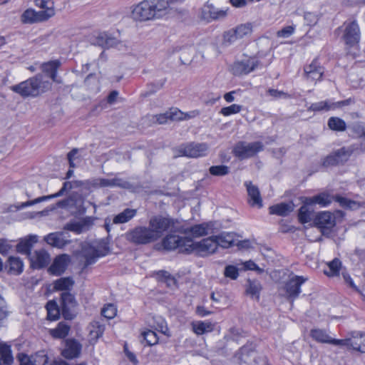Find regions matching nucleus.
Listing matches in <instances>:
<instances>
[{
	"mask_svg": "<svg viewBox=\"0 0 365 365\" xmlns=\"http://www.w3.org/2000/svg\"><path fill=\"white\" fill-rule=\"evenodd\" d=\"M70 262L71 257L68 255H60L54 259L48 268V272L53 275H61L65 272Z\"/></svg>",
	"mask_w": 365,
	"mask_h": 365,
	"instance_id": "obj_17",
	"label": "nucleus"
},
{
	"mask_svg": "<svg viewBox=\"0 0 365 365\" xmlns=\"http://www.w3.org/2000/svg\"><path fill=\"white\" fill-rule=\"evenodd\" d=\"M259 61L256 58H248L234 63L232 71L235 75L247 74L257 68Z\"/></svg>",
	"mask_w": 365,
	"mask_h": 365,
	"instance_id": "obj_13",
	"label": "nucleus"
},
{
	"mask_svg": "<svg viewBox=\"0 0 365 365\" xmlns=\"http://www.w3.org/2000/svg\"><path fill=\"white\" fill-rule=\"evenodd\" d=\"M351 339L352 335L350 337L344 339H334L331 337L329 344H334L335 346H345L348 349H351Z\"/></svg>",
	"mask_w": 365,
	"mask_h": 365,
	"instance_id": "obj_55",
	"label": "nucleus"
},
{
	"mask_svg": "<svg viewBox=\"0 0 365 365\" xmlns=\"http://www.w3.org/2000/svg\"><path fill=\"white\" fill-rule=\"evenodd\" d=\"M267 93L274 99L289 98V95L287 93L273 88H269Z\"/></svg>",
	"mask_w": 365,
	"mask_h": 365,
	"instance_id": "obj_62",
	"label": "nucleus"
},
{
	"mask_svg": "<svg viewBox=\"0 0 365 365\" xmlns=\"http://www.w3.org/2000/svg\"><path fill=\"white\" fill-rule=\"evenodd\" d=\"M217 247L214 236L205 238L198 242L192 241V252H195L201 257H205L213 254Z\"/></svg>",
	"mask_w": 365,
	"mask_h": 365,
	"instance_id": "obj_9",
	"label": "nucleus"
},
{
	"mask_svg": "<svg viewBox=\"0 0 365 365\" xmlns=\"http://www.w3.org/2000/svg\"><path fill=\"white\" fill-rule=\"evenodd\" d=\"M69 235L66 232L50 233L44 237V240L50 245L57 248H63L71 243Z\"/></svg>",
	"mask_w": 365,
	"mask_h": 365,
	"instance_id": "obj_16",
	"label": "nucleus"
},
{
	"mask_svg": "<svg viewBox=\"0 0 365 365\" xmlns=\"http://www.w3.org/2000/svg\"><path fill=\"white\" fill-rule=\"evenodd\" d=\"M245 185L249 196V203L252 206L261 207L262 206V200L258 187L251 182H245Z\"/></svg>",
	"mask_w": 365,
	"mask_h": 365,
	"instance_id": "obj_21",
	"label": "nucleus"
},
{
	"mask_svg": "<svg viewBox=\"0 0 365 365\" xmlns=\"http://www.w3.org/2000/svg\"><path fill=\"white\" fill-rule=\"evenodd\" d=\"M89 184L94 187H123L121 180L118 178H94L89 181Z\"/></svg>",
	"mask_w": 365,
	"mask_h": 365,
	"instance_id": "obj_26",
	"label": "nucleus"
},
{
	"mask_svg": "<svg viewBox=\"0 0 365 365\" xmlns=\"http://www.w3.org/2000/svg\"><path fill=\"white\" fill-rule=\"evenodd\" d=\"M183 112L177 108H172L168 110L170 120H182Z\"/></svg>",
	"mask_w": 365,
	"mask_h": 365,
	"instance_id": "obj_59",
	"label": "nucleus"
},
{
	"mask_svg": "<svg viewBox=\"0 0 365 365\" xmlns=\"http://www.w3.org/2000/svg\"><path fill=\"white\" fill-rule=\"evenodd\" d=\"M6 267L9 272L14 274H19L23 272L24 263L19 257H9Z\"/></svg>",
	"mask_w": 365,
	"mask_h": 365,
	"instance_id": "obj_32",
	"label": "nucleus"
},
{
	"mask_svg": "<svg viewBox=\"0 0 365 365\" xmlns=\"http://www.w3.org/2000/svg\"><path fill=\"white\" fill-rule=\"evenodd\" d=\"M313 212L306 205H302L299 210L298 218L301 223H307L312 220Z\"/></svg>",
	"mask_w": 365,
	"mask_h": 365,
	"instance_id": "obj_46",
	"label": "nucleus"
},
{
	"mask_svg": "<svg viewBox=\"0 0 365 365\" xmlns=\"http://www.w3.org/2000/svg\"><path fill=\"white\" fill-rule=\"evenodd\" d=\"M221 95L220 93H210L207 95V98L204 99V101L206 105H213L219 101Z\"/></svg>",
	"mask_w": 365,
	"mask_h": 365,
	"instance_id": "obj_63",
	"label": "nucleus"
},
{
	"mask_svg": "<svg viewBox=\"0 0 365 365\" xmlns=\"http://www.w3.org/2000/svg\"><path fill=\"white\" fill-rule=\"evenodd\" d=\"M334 200L339 203V205L344 208H348L351 210H356L359 208L360 204L354 200H351L346 197L336 195L334 197Z\"/></svg>",
	"mask_w": 365,
	"mask_h": 365,
	"instance_id": "obj_41",
	"label": "nucleus"
},
{
	"mask_svg": "<svg viewBox=\"0 0 365 365\" xmlns=\"http://www.w3.org/2000/svg\"><path fill=\"white\" fill-rule=\"evenodd\" d=\"M217 247L228 248L235 245V234L232 232H223L219 235L214 236Z\"/></svg>",
	"mask_w": 365,
	"mask_h": 365,
	"instance_id": "obj_28",
	"label": "nucleus"
},
{
	"mask_svg": "<svg viewBox=\"0 0 365 365\" xmlns=\"http://www.w3.org/2000/svg\"><path fill=\"white\" fill-rule=\"evenodd\" d=\"M175 223V221L173 218L159 215L150 218L148 227L156 242L166 231L173 228Z\"/></svg>",
	"mask_w": 365,
	"mask_h": 365,
	"instance_id": "obj_3",
	"label": "nucleus"
},
{
	"mask_svg": "<svg viewBox=\"0 0 365 365\" xmlns=\"http://www.w3.org/2000/svg\"><path fill=\"white\" fill-rule=\"evenodd\" d=\"M162 245L167 250L179 249L182 252H191L192 240L188 237L170 234L163 239Z\"/></svg>",
	"mask_w": 365,
	"mask_h": 365,
	"instance_id": "obj_5",
	"label": "nucleus"
},
{
	"mask_svg": "<svg viewBox=\"0 0 365 365\" xmlns=\"http://www.w3.org/2000/svg\"><path fill=\"white\" fill-rule=\"evenodd\" d=\"M36 4L43 9L40 11L43 14L47 19L55 15L54 2L53 0H36Z\"/></svg>",
	"mask_w": 365,
	"mask_h": 365,
	"instance_id": "obj_30",
	"label": "nucleus"
},
{
	"mask_svg": "<svg viewBox=\"0 0 365 365\" xmlns=\"http://www.w3.org/2000/svg\"><path fill=\"white\" fill-rule=\"evenodd\" d=\"M349 101H341L338 102H331L329 100L322 101L317 103H312L307 108L309 111L319 112L328 111L334 110L344 106L348 105Z\"/></svg>",
	"mask_w": 365,
	"mask_h": 365,
	"instance_id": "obj_18",
	"label": "nucleus"
},
{
	"mask_svg": "<svg viewBox=\"0 0 365 365\" xmlns=\"http://www.w3.org/2000/svg\"><path fill=\"white\" fill-rule=\"evenodd\" d=\"M71 187V183L69 182H65L63 185V187L61 188V190L58 192L52 194V195L38 197L36 199L28 200L24 202H20L18 205H16V207L18 210H22L29 206H32L37 203H40V202H44V201H46V200H51V199H53L55 197L62 196L64 195L65 192L68 189H70Z\"/></svg>",
	"mask_w": 365,
	"mask_h": 365,
	"instance_id": "obj_11",
	"label": "nucleus"
},
{
	"mask_svg": "<svg viewBox=\"0 0 365 365\" xmlns=\"http://www.w3.org/2000/svg\"><path fill=\"white\" fill-rule=\"evenodd\" d=\"M105 330L104 325L98 322H93L90 324L89 336L91 341H96L100 338Z\"/></svg>",
	"mask_w": 365,
	"mask_h": 365,
	"instance_id": "obj_38",
	"label": "nucleus"
},
{
	"mask_svg": "<svg viewBox=\"0 0 365 365\" xmlns=\"http://www.w3.org/2000/svg\"><path fill=\"white\" fill-rule=\"evenodd\" d=\"M136 215V209L126 208L113 217V223L116 225L126 223L131 220Z\"/></svg>",
	"mask_w": 365,
	"mask_h": 365,
	"instance_id": "obj_29",
	"label": "nucleus"
},
{
	"mask_svg": "<svg viewBox=\"0 0 365 365\" xmlns=\"http://www.w3.org/2000/svg\"><path fill=\"white\" fill-rule=\"evenodd\" d=\"M37 240L36 235H29L22 239L16 245L17 252L30 257L31 255V248Z\"/></svg>",
	"mask_w": 365,
	"mask_h": 365,
	"instance_id": "obj_22",
	"label": "nucleus"
},
{
	"mask_svg": "<svg viewBox=\"0 0 365 365\" xmlns=\"http://www.w3.org/2000/svg\"><path fill=\"white\" fill-rule=\"evenodd\" d=\"M351 132L359 138H363L365 140V123L358 121L354 123L349 126Z\"/></svg>",
	"mask_w": 365,
	"mask_h": 365,
	"instance_id": "obj_47",
	"label": "nucleus"
},
{
	"mask_svg": "<svg viewBox=\"0 0 365 365\" xmlns=\"http://www.w3.org/2000/svg\"><path fill=\"white\" fill-rule=\"evenodd\" d=\"M353 153L351 148L343 147L327 155L322 162L324 167H330L346 162Z\"/></svg>",
	"mask_w": 365,
	"mask_h": 365,
	"instance_id": "obj_8",
	"label": "nucleus"
},
{
	"mask_svg": "<svg viewBox=\"0 0 365 365\" xmlns=\"http://www.w3.org/2000/svg\"><path fill=\"white\" fill-rule=\"evenodd\" d=\"M314 224L323 235H329L336 225L335 216L328 211L321 212L316 216Z\"/></svg>",
	"mask_w": 365,
	"mask_h": 365,
	"instance_id": "obj_7",
	"label": "nucleus"
},
{
	"mask_svg": "<svg viewBox=\"0 0 365 365\" xmlns=\"http://www.w3.org/2000/svg\"><path fill=\"white\" fill-rule=\"evenodd\" d=\"M191 325L192 331L197 335H202L213 330V324L207 321L193 322Z\"/></svg>",
	"mask_w": 365,
	"mask_h": 365,
	"instance_id": "obj_31",
	"label": "nucleus"
},
{
	"mask_svg": "<svg viewBox=\"0 0 365 365\" xmlns=\"http://www.w3.org/2000/svg\"><path fill=\"white\" fill-rule=\"evenodd\" d=\"M97 43L104 48H110L117 46L120 42L115 38L110 36L106 33L100 34L97 38Z\"/></svg>",
	"mask_w": 365,
	"mask_h": 365,
	"instance_id": "obj_37",
	"label": "nucleus"
},
{
	"mask_svg": "<svg viewBox=\"0 0 365 365\" xmlns=\"http://www.w3.org/2000/svg\"><path fill=\"white\" fill-rule=\"evenodd\" d=\"M234 29H230L224 34V42L225 43L232 44L239 40Z\"/></svg>",
	"mask_w": 365,
	"mask_h": 365,
	"instance_id": "obj_58",
	"label": "nucleus"
},
{
	"mask_svg": "<svg viewBox=\"0 0 365 365\" xmlns=\"http://www.w3.org/2000/svg\"><path fill=\"white\" fill-rule=\"evenodd\" d=\"M169 9L168 0H143L134 6L131 18L135 21H146L160 19Z\"/></svg>",
	"mask_w": 365,
	"mask_h": 365,
	"instance_id": "obj_1",
	"label": "nucleus"
},
{
	"mask_svg": "<svg viewBox=\"0 0 365 365\" xmlns=\"http://www.w3.org/2000/svg\"><path fill=\"white\" fill-rule=\"evenodd\" d=\"M47 317L51 321L57 320L60 316V310L55 302L49 301L46 304Z\"/></svg>",
	"mask_w": 365,
	"mask_h": 365,
	"instance_id": "obj_44",
	"label": "nucleus"
},
{
	"mask_svg": "<svg viewBox=\"0 0 365 365\" xmlns=\"http://www.w3.org/2000/svg\"><path fill=\"white\" fill-rule=\"evenodd\" d=\"M341 267V262L338 258H334L332 261L327 263V268L324 272L328 277H335L339 274Z\"/></svg>",
	"mask_w": 365,
	"mask_h": 365,
	"instance_id": "obj_39",
	"label": "nucleus"
},
{
	"mask_svg": "<svg viewBox=\"0 0 365 365\" xmlns=\"http://www.w3.org/2000/svg\"><path fill=\"white\" fill-rule=\"evenodd\" d=\"M343 38L346 44L349 46H354L359 42L360 31L356 21H351L346 25Z\"/></svg>",
	"mask_w": 365,
	"mask_h": 365,
	"instance_id": "obj_12",
	"label": "nucleus"
},
{
	"mask_svg": "<svg viewBox=\"0 0 365 365\" xmlns=\"http://www.w3.org/2000/svg\"><path fill=\"white\" fill-rule=\"evenodd\" d=\"M351 341V349L361 353H365V333H353Z\"/></svg>",
	"mask_w": 365,
	"mask_h": 365,
	"instance_id": "obj_34",
	"label": "nucleus"
},
{
	"mask_svg": "<svg viewBox=\"0 0 365 365\" xmlns=\"http://www.w3.org/2000/svg\"><path fill=\"white\" fill-rule=\"evenodd\" d=\"M240 39L250 35L252 33V26L250 24H241L233 29Z\"/></svg>",
	"mask_w": 365,
	"mask_h": 365,
	"instance_id": "obj_49",
	"label": "nucleus"
},
{
	"mask_svg": "<svg viewBox=\"0 0 365 365\" xmlns=\"http://www.w3.org/2000/svg\"><path fill=\"white\" fill-rule=\"evenodd\" d=\"M295 27L294 26H288L277 31V35L280 38H288L294 32Z\"/></svg>",
	"mask_w": 365,
	"mask_h": 365,
	"instance_id": "obj_61",
	"label": "nucleus"
},
{
	"mask_svg": "<svg viewBox=\"0 0 365 365\" xmlns=\"http://www.w3.org/2000/svg\"><path fill=\"white\" fill-rule=\"evenodd\" d=\"M262 289V285L257 280H247V285L246 288V293L252 297H256L257 299L259 298V293Z\"/></svg>",
	"mask_w": 365,
	"mask_h": 365,
	"instance_id": "obj_40",
	"label": "nucleus"
},
{
	"mask_svg": "<svg viewBox=\"0 0 365 365\" xmlns=\"http://www.w3.org/2000/svg\"><path fill=\"white\" fill-rule=\"evenodd\" d=\"M93 246L89 245H85L82 248V256L85 259V267L95 263L98 257L103 256Z\"/></svg>",
	"mask_w": 365,
	"mask_h": 365,
	"instance_id": "obj_24",
	"label": "nucleus"
},
{
	"mask_svg": "<svg viewBox=\"0 0 365 365\" xmlns=\"http://www.w3.org/2000/svg\"><path fill=\"white\" fill-rule=\"evenodd\" d=\"M209 170L211 175L216 176H223L229 173V168L226 165L211 166Z\"/></svg>",
	"mask_w": 365,
	"mask_h": 365,
	"instance_id": "obj_54",
	"label": "nucleus"
},
{
	"mask_svg": "<svg viewBox=\"0 0 365 365\" xmlns=\"http://www.w3.org/2000/svg\"><path fill=\"white\" fill-rule=\"evenodd\" d=\"M224 275L227 278L235 280L239 276L238 269L234 265H227L225 268Z\"/></svg>",
	"mask_w": 365,
	"mask_h": 365,
	"instance_id": "obj_56",
	"label": "nucleus"
},
{
	"mask_svg": "<svg viewBox=\"0 0 365 365\" xmlns=\"http://www.w3.org/2000/svg\"><path fill=\"white\" fill-rule=\"evenodd\" d=\"M304 19L305 24L310 26H314L319 20L317 15L312 12H306Z\"/></svg>",
	"mask_w": 365,
	"mask_h": 365,
	"instance_id": "obj_60",
	"label": "nucleus"
},
{
	"mask_svg": "<svg viewBox=\"0 0 365 365\" xmlns=\"http://www.w3.org/2000/svg\"><path fill=\"white\" fill-rule=\"evenodd\" d=\"M311 336L318 342L329 344L331 336L324 330L314 329L311 331Z\"/></svg>",
	"mask_w": 365,
	"mask_h": 365,
	"instance_id": "obj_45",
	"label": "nucleus"
},
{
	"mask_svg": "<svg viewBox=\"0 0 365 365\" xmlns=\"http://www.w3.org/2000/svg\"><path fill=\"white\" fill-rule=\"evenodd\" d=\"M60 66L59 61H51L42 64V70L53 81L60 83L61 81L57 78V70Z\"/></svg>",
	"mask_w": 365,
	"mask_h": 365,
	"instance_id": "obj_25",
	"label": "nucleus"
},
{
	"mask_svg": "<svg viewBox=\"0 0 365 365\" xmlns=\"http://www.w3.org/2000/svg\"><path fill=\"white\" fill-rule=\"evenodd\" d=\"M242 106L237 104H232L227 107H224L221 109L220 113L225 116H228L232 114L238 113L241 110Z\"/></svg>",
	"mask_w": 365,
	"mask_h": 365,
	"instance_id": "obj_57",
	"label": "nucleus"
},
{
	"mask_svg": "<svg viewBox=\"0 0 365 365\" xmlns=\"http://www.w3.org/2000/svg\"><path fill=\"white\" fill-rule=\"evenodd\" d=\"M85 227L86 225L84 223L80 222H74L66 224L64 227V229L73 232L76 234H81L83 232Z\"/></svg>",
	"mask_w": 365,
	"mask_h": 365,
	"instance_id": "obj_52",
	"label": "nucleus"
},
{
	"mask_svg": "<svg viewBox=\"0 0 365 365\" xmlns=\"http://www.w3.org/2000/svg\"><path fill=\"white\" fill-rule=\"evenodd\" d=\"M74 282L71 277H61L54 282V289L56 290H69Z\"/></svg>",
	"mask_w": 365,
	"mask_h": 365,
	"instance_id": "obj_42",
	"label": "nucleus"
},
{
	"mask_svg": "<svg viewBox=\"0 0 365 365\" xmlns=\"http://www.w3.org/2000/svg\"><path fill=\"white\" fill-rule=\"evenodd\" d=\"M328 126L336 131H344L346 128L345 121L338 117H331L328 120Z\"/></svg>",
	"mask_w": 365,
	"mask_h": 365,
	"instance_id": "obj_43",
	"label": "nucleus"
},
{
	"mask_svg": "<svg viewBox=\"0 0 365 365\" xmlns=\"http://www.w3.org/2000/svg\"><path fill=\"white\" fill-rule=\"evenodd\" d=\"M208 145L206 143H190L180 147V155L189 158H200L206 155Z\"/></svg>",
	"mask_w": 365,
	"mask_h": 365,
	"instance_id": "obj_10",
	"label": "nucleus"
},
{
	"mask_svg": "<svg viewBox=\"0 0 365 365\" xmlns=\"http://www.w3.org/2000/svg\"><path fill=\"white\" fill-rule=\"evenodd\" d=\"M19 359L20 365H39L34 364L27 355L24 354L19 355Z\"/></svg>",
	"mask_w": 365,
	"mask_h": 365,
	"instance_id": "obj_64",
	"label": "nucleus"
},
{
	"mask_svg": "<svg viewBox=\"0 0 365 365\" xmlns=\"http://www.w3.org/2000/svg\"><path fill=\"white\" fill-rule=\"evenodd\" d=\"M307 280L302 276H294L286 283L285 289L289 298L292 300L298 297L301 292V285Z\"/></svg>",
	"mask_w": 365,
	"mask_h": 365,
	"instance_id": "obj_14",
	"label": "nucleus"
},
{
	"mask_svg": "<svg viewBox=\"0 0 365 365\" xmlns=\"http://www.w3.org/2000/svg\"><path fill=\"white\" fill-rule=\"evenodd\" d=\"M29 257L31 267L34 269L46 267L51 261L49 254L44 250L35 251Z\"/></svg>",
	"mask_w": 365,
	"mask_h": 365,
	"instance_id": "obj_19",
	"label": "nucleus"
},
{
	"mask_svg": "<svg viewBox=\"0 0 365 365\" xmlns=\"http://www.w3.org/2000/svg\"><path fill=\"white\" fill-rule=\"evenodd\" d=\"M264 150V145L260 141L247 143L245 141L238 142L233 152L235 156L241 159L250 158Z\"/></svg>",
	"mask_w": 365,
	"mask_h": 365,
	"instance_id": "obj_6",
	"label": "nucleus"
},
{
	"mask_svg": "<svg viewBox=\"0 0 365 365\" xmlns=\"http://www.w3.org/2000/svg\"><path fill=\"white\" fill-rule=\"evenodd\" d=\"M143 340L146 342V344L148 346H153L158 343V337L156 333L152 330H147L141 334Z\"/></svg>",
	"mask_w": 365,
	"mask_h": 365,
	"instance_id": "obj_48",
	"label": "nucleus"
},
{
	"mask_svg": "<svg viewBox=\"0 0 365 365\" xmlns=\"http://www.w3.org/2000/svg\"><path fill=\"white\" fill-rule=\"evenodd\" d=\"M61 307H75V297L70 292H65L61 294Z\"/></svg>",
	"mask_w": 365,
	"mask_h": 365,
	"instance_id": "obj_51",
	"label": "nucleus"
},
{
	"mask_svg": "<svg viewBox=\"0 0 365 365\" xmlns=\"http://www.w3.org/2000/svg\"><path fill=\"white\" fill-rule=\"evenodd\" d=\"M314 200L316 204L321 205L322 207H327L331 203L332 197L326 193H321L314 196Z\"/></svg>",
	"mask_w": 365,
	"mask_h": 365,
	"instance_id": "obj_50",
	"label": "nucleus"
},
{
	"mask_svg": "<svg viewBox=\"0 0 365 365\" xmlns=\"http://www.w3.org/2000/svg\"><path fill=\"white\" fill-rule=\"evenodd\" d=\"M294 210V204L292 202H282L272 205L269 207V213L279 216H287Z\"/></svg>",
	"mask_w": 365,
	"mask_h": 365,
	"instance_id": "obj_27",
	"label": "nucleus"
},
{
	"mask_svg": "<svg viewBox=\"0 0 365 365\" xmlns=\"http://www.w3.org/2000/svg\"><path fill=\"white\" fill-rule=\"evenodd\" d=\"M51 83L42 74H38L19 84L12 86L11 90L24 98L36 97L48 91Z\"/></svg>",
	"mask_w": 365,
	"mask_h": 365,
	"instance_id": "obj_2",
	"label": "nucleus"
},
{
	"mask_svg": "<svg viewBox=\"0 0 365 365\" xmlns=\"http://www.w3.org/2000/svg\"><path fill=\"white\" fill-rule=\"evenodd\" d=\"M81 349L82 345L77 340L69 339L65 341V348L61 354L66 359H72L80 355Z\"/></svg>",
	"mask_w": 365,
	"mask_h": 365,
	"instance_id": "obj_20",
	"label": "nucleus"
},
{
	"mask_svg": "<svg viewBox=\"0 0 365 365\" xmlns=\"http://www.w3.org/2000/svg\"><path fill=\"white\" fill-rule=\"evenodd\" d=\"M117 313V309L112 304H108L106 305L101 310V314L108 319H113L115 317Z\"/></svg>",
	"mask_w": 365,
	"mask_h": 365,
	"instance_id": "obj_53",
	"label": "nucleus"
},
{
	"mask_svg": "<svg viewBox=\"0 0 365 365\" xmlns=\"http://www.w3.org/2000/svg\"><path fill=\"white\" fill-rule=\"evenodd\" d=\"M14 361L11 346L5 344H0V365H11Z\"/></svg>",
	"mask_w": 365,
	"mask_h": 365,
	"instance_id": "obj_33",
	"label": "nucleus"
},
{
	"mask_svg": "<svg viewBox=\"0 0 365 365\" xmlns=\"http://www.w3.org/2000/svg\"><path fill=\"white\" fill-rule=\"evenodd\" d=\"M304 71L307 80L317 82L322 80L324 68L317 59H314L304 67Z\"/></svg>",
	"mask_w": 365,
	"mask_h": 365,
	"instance_id": "obj_15",
	"label": "nucleus"
},
{
	"mask_svg": "<svg viewBox=\"0 0 365 365\" xmlns=\"http://www.w3.org/2000/svg\"><path fill=\"white\" fill-rule=\"evenodd\" d=\"M209 229L210 227L208 224L202 223L185 229L183 232L186 234L190 233L192 236L197 237L208 235Z\"/></svg>",
	"mask_w": 365,
	"mask_h": 365,
	"instance_id": "obj_36",
	"label": "nucleus"
},
{
	"mask_svg": "<svg viewBox=\"0 0 365 365\" xmlns=\"http://www.w3.org/2000/svg\"><path fill=\"white\" fill-rule=\"evenodd\" d=\"M125 239L135 245H145L155 242L148 226L138 225L128 230Z\"/></svg>",
	"mask_w": 365,
	"mask_h": 365,
	"instance_id": "obj_4",
	"label": "nucleus"
},
{
	"mask_svg": "<svg viewBox=\"0 0 365 365\" xmlns=\"http://www.w3.org/2000/svg\"><path fill=\"white\" fill-rule=\"evenodd\" d=\"M70 325L66 322H61L55 329H50V334L55 339H64L68 336L70 331Z\"/></svg>",
	"mask_w": 365,
	"mask_h": 365,
	"instance_id": "obj_35",
	"label": "nucleus"
},
{
	"mask_svg": "<svg viewBox=\"0 0 365 365\" xmlns=\"http://www.w3.org/2000/svg\"><path fill=\"white\" fill-rule=\"evenodd\" d=\"M21 20L24 24H34L48 20L40 11L26 9L21 15Z\"/></svg>",
	"mask_w": 365,
	"mask_h": 365,
	"instance_id": "obj_23",
	"label": "nucleus"
}]
</instances>
